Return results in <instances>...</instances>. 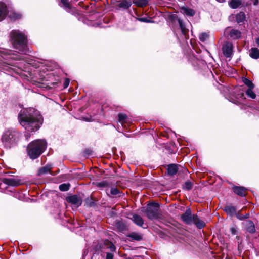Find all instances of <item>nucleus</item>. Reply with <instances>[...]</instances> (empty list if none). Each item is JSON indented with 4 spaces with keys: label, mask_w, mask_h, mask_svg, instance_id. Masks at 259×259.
Here are the masks:
<instances>
[{
    "label": "nucleus",
    "mask_w": 259,
    "mask_h": 259,
    "mask_svg": "<svg viewBox=\"0 0 259 259\" xmlns=\"http://www.w3.org/2000/svg\"><path fill=\"white\" fill-rule=\"evenodd\" d=\"M21 125L29 132H34L42 123V117L39 112L30 108L22 110L19 116Z\"/></svg>",
    "instance_id": "obj_1"
},
{
    "label": "nucleus",
    "mask_w": 259,
    "mask_h": 259,
    "mask_svg": "<svg viewBox=\"0 0 259 259\" xmlns=\"http://www.w3.org/2000/svg\"><path fill=\"white\" fill-rule=\"evenodd\" d=\"M46 141L42 139H37L31 142L27 147L28 156L31 159L37 158L47 148Z\"/></svg>",
    "instance_id": "obj_2"
},
{
    "label": "nucleus",
    "mask_w": 259,
    "mask_h": 259,
    "mask_svg": "<svg viewBox=\"0 0 259 259\" xmlns=\"http://www.w3.org/2000/svg\"><path fill=\"white\" fill-rule=\"evenodd\" d=\"M10 36L14 48L25 54L29 52L27 49L26 37L24 34L19 30H13Z\"/></svg>",
    "instance_id": "obj_3"
},
{
    "label": "nucleus",
    "mask_w": 259,
    "mask_h": 259,
    "mask_svg": "<svg viewBox=\"0 0 259 259\" xmlns=\"http://www.w3.org/2000/svg\"><path fill=\"white\" fill-rule=\"evenodd\" d=\"M19 140V134L14 131H6L2 136V141L6 148L16 145Z\"/></svg>",
    "instance_id": "obj_4"
},
{
    "label": "nucleus",
    "mask_w": 259,
    "mask_h": 259,
    "mask_svg": "<svg viewBox=\"0 0 259 259\" xmlns=\"http://www.w3.org/2000/svg\"><path fill=\"white\" fill-rule=\"evenodd\" d=\"M146 216L150 220L159 219L160 217L159 205L156 203H151L147 205L144 210Z\"/></svg>",
    "instance_id": "obj_5"
},
{
    "label": "nucleus",
    "mask_w": 259,
    "mask_h": 259,
    "mask_svg": "<svg viewBox=\"0 0 259 259\" xmlns=\"http://www.w3.org/2000/svg\"><path fill=\"white\" fill-rule=\"evenodd\" d=\"M181 218L183 222L186 224L190 225L196 221L197 218L196 214L192 215L191 210L190 208L187 209L185 212L181 216Z\"/></svg>",
    "instance_id": "obj_6"
},
{
    "label": "nucleus",
    "mask_w": 259,
    "mask_h": 259,
    "mask_svg": "<svg viewBox=\"0 0 259 259\" xmlns=\"http://www.w3.org/2000/svg\"><path fill=\"white\" fill-rule=\"evenodd\" d=\"M225 33L228 36H229L231 39H237L241 37V32L234 29H231L230 28H227L225 30Z\"/></svg>",
    "instance_id": "obj_7"
},
{
    "label": "nucleus",
    "mask_w": 259,
    "mask_h": 259,
    "mask_svg": "<svg viewBox=\"0 0 259 259\" xmlns=\"http://www.w3.org/2000/svg\"><path fill=\"white\" fill-rule=\"evenodd\" d=\"M222 50L223 54L226 57H230L232 55L233 51V46L232 44L228 42H225L223 46Z\"/></svg>",
    "instance_id": "obj_8"
},
{
    "label": "nucleus",
    "mask_w": 259,
    "mask_h": 259,
    "mask_svg": "<svg viewBox=\"0 0 259 259\" xmlns=\"http://www.w3.org/2000/svg\"><path fill=\"white\" fill-rule=\"evenodd\" d=\"M67 200L68 202L71 203L76 207L79 206L82 203L81 198L77 195L70 196L67 198Z\"/></svg>",
    "instance_id": "obj_9"
},
{
    "label": "nucleus",
    "mask_w": 259,
    "mask_h": 259,
    "mask_svg": "<svg viewBox=\"0 0 259 259\" xmlns=\"http://www.w3.org/2000/svg\"><path fill=\"white\" fill-rule=\"evenodd\" d=\"M2 182L5 184L14 187L18 186L21 184L20 180L15 178H4Z\"/></svg>",
    "instance_id": "obj_10"
},
{
    "label": "nucleus",
    "mask_w": 259,
    "mask_h": 259,
    "mask_svg": "<svg viewBox=\"0 0 259 259\" xmlns=\"http://www.w3.org/2000/svg\"><path fill=\"white\" fill-rule=\"evenodd\" d=\"M8 14V9L6 4L0 2V21L3 20Z\"/></svg>",
    "instance_id": "obj_11"
},
{
    "label": "nucleus",
    "mask_w": 259,
    "mask_h": 259,
    "mask_svg": "<svg viewBox=\"0 0 259 259\" xmlns=\"http://www.w3.org/2000/svg\"><path fill=\"white\" fill-rule=\"evenodd\" d=\"M246 189L242 187L235 186L233 187L234 193L240 196H245L246 195Z\"/></svg>",
    "instance_id": "obj_12"
},
{
    "label": "nucleus",
    "mask_w": 259,
    "mask_h": 259,
    "mask_svg": "<svg viewBox=\"0 0 259 259\" xmlns=\"http://www.w3.org/2000/svg\"><path fill=\"white\" fill-rule=\"evenodd\" d=\"M103 249H109L110 251L113 252L115 251L116 247L114 244L108 240L104 241L102 246Z\"/></svg>",
    "instance_id": "obj_13"
},
{
    "label": "nucleus",
    "mask_w": 259,
    "mask_h": 259,
    "mask_svg": "<svg viewBox=\"0 0 259 259\" xmlns=\"http://www.w3.org/2000/svg\"><path fill=\"white\" fill-rule=\"evenodd\" d=\"M52 167L51 165H47L42 168H41L38 171V175H46L47 174H51V170L52 169Z\"/></svg>",
    "instance_id": "obj_14"
},
{
    "label": "nucleus",
    "mask_w": 259,
    "mask_h": 259,
    "mask_svg": "<svg viewBox=\"0 0 259 259\" xmlns=\"http://www.w3.org/2000/svg\"><path fill=\"white\" fill-rule=\"evenodd\" d=\"M133 221L138 226H142L144 224V220L142 218L137 214L133 215Z\"/></svg>",
    "instance_id": "obj_15"
},
{
    "label": "nucleus",
    "mask_w": 259,
    "mask_h": 259,
    "mask_svg": "<svg viewBox=\"0 0 259 259\" xmlns=\"http://www.w3.org/2000/svg\"><path fill=\"white\" fill-rule=\"evenodd\" d=\"M249 56L251 58L257 59L259 58V49L257 48H252L249 50Z\"/></svg>",
    "instance_id": "obj_16"
},
{
    "label": "nucleus",
    "mask_w": 259,
    "mask_h": 259,
    "mask_svg": "<svg viewBox=\"0 0 259 259\" xmlns=\"http://www.w3.org/2000/svg\"><path fill=\"white\" fill-rule=\"evenodd\" d=\"M178 170V168L176 164H170L168 166L167 172L169 175L173 176L176 174Z\"/></svg>",
    "instance_id": "obj_17"
},
{
    "label": "nucleus",
    "mask_w": 259,
    "mask_h": 259,
    "mask_svg": "<svg viewBox=\"0 0 259 259\" xmlns=\"http://www.w3.org/2000/svg\"><path fill=\"white\" fill-rule=\"evenodd\" d=\"M178 22L180 26V27L181 28L182 33L183 34V35H186L188 32V29L186 28V25L185 24V23L183 22V21L180 19H178Z\"/></svg>",
    "instance_id": "obj_18"
},
{
    "label": "nucleus",
    "mask_w": 259,
    "mask_h": 259,
    "mask_svg": "<svg viewBox=\"0 0 259 259\" xmlns=\"http://www.w3.org/2000/svg\"><path fill=\"white\" fill-rule=\"evenodd\" d=\"M181 12L188 16H193L195 14V11L191 9L183 7L181 9Z\"/></svg>",
    "instance_id": "obj_19"
},
{
    "label": "nucleus",
    "mask_w": 259,
    "mask_h": 259,
    "mask_svg": "<svg viewBox=\"0 0 259 259\" xmlns=\"http://www.w3.org/2000/svg\"><path fill=\"white\" fill-rule=\"evenodd\" d=\"M246 18V15L243 12H240L236 15V20L238 23L243 22Z\"/></svg>",
    "instance_id": "obj_20"
},
{
    "label": "nucleus",
    "mask_w": 259,
    "mask_h": 259,
    "mask_svg": "<svg viewBox=\"0 0 259 259\" xmlns=\"http://www.w3.org/2000/svg\"><path fill=\"white\" fill-rule=\"evenodd\" d=\"M133 3L138 7H143L148 4L147 0H133Z\"/></svg>",
    "instance_id": "obj_21"
},
{
    "label": "nucleus",
    "mask_w": 259,
    "mask_h": 259,
    "mask_svg": "<svg viewBox=\"0 0 259 259\" xmlns=\"http://www.w3.org/2000/svg\"><path fill=\"white\" fill-rule=\"evenodd\" d=\"M246 229L248 232L253 233L255 231V226L252 221H249L246 225Z\"/></svg>",
    "instance_id": "obj_22"
},
{
    "label": "nucleus",
    "mask_w": 259,
    "mask_h": 259,
    "mask_svg": "<svg viewBox=\"0 0 259 259\" xmlns=\"http://www.w3.org/2000/svg\"><path fill=\"white\" fill-rule=\"evenodd\" d=\"M241 5V2L240 0H231L229 2V6L232 9H236Z\"/></svg>",
    "instance_id": "obj_23"
},
{
    "label": "nucleus",
    "mask_w": 259,
    "mask_h": 259,
    "mask_svg": "<svg viewBox=\"0 0 259 259\" xmlns=\"http://www.w3.org/2000/svg\"><path fill=\"white\" fill-rule=\"evenodd\" d=\"M224 210L230 215L234 214L236 213V208L234 206H226L225 207Z\"/></svg>",
    "instance_id": "obj_24"
},
{
    "label": "nucleus",
    "mask_w": 259,
    "mask_h": 259,
    "mask_svg": "<svg viewBox=\"0 0 259 259\" xmlns=\"http://www.w3.org/2000/svg\"><path fill=\"white\" fill-rule=\"evenodd\" d=\"M61 2L63 5V7L67 11H69V10L71 9L72 6L69 0H61Z\"/></svg>",
    "instance_id": "obj_25"
},
{
    "label": "nucleus",
    "mask_w": 259,
    "mask_h": 259,
    "mask_svg": "<svg viewBox=\"0 0 259 259\" xmlns=\"http://www.w3.org/2000/svg\"><path fill=\"white\" fill-rule=\"evenodd\" d=\"M128 237L132 238V239L136 241H140L142 239V236L141 234L135 232L132 233L130 234H129Z\"/></svg>",
    "instance_id": "obj_26"
},
{
    "label": "nucleus",
    "mask_w": 259,
    "mask_h": 259,
    "mask_svg": "<svg viewBox=\"0 0 259 259\" xmlns=\"http://www.w3.org/2000/svg\"><path fill=\"white\" fill-rule=\"evenodd\" d=\"M106 193L108 195H109V192L112 195H117L119 194V190L116 187H111L110 189H106Z\"/></svg>",
    "instance_id": "obj_27"
},
{
    "label": "nucleus",
    "mask_w": 259,
    "mask_h": 259,
    "mask_svg": "<svg viewBox=\"0 0 259 259\" xmlns=\"http://www.w3.org/2000/svg\"><path fill=\"white\" fill-rule=\"evenodd\" d=\"M193 224H195L196 226L200 229L203 228L205 226V223L203 221L200 220L197 215L196 221H194Z\"/></svg>",
    "instance_id": "obj_28"
},
{
    "label": "nucleus",
    "mask_w": 259,
    "mask_h": 259,
    "mask_svg": "<svg viewBox=\"0 0 259 259\" xmlns=\"http://www.w3.org/2000/svg\"><path fill=\"white\" fill-rule=\"evenodd\" d=\"M242 81L243 83L248 87V89L254 88V84L252 83V81L249 79L243 77L242 78Z\"/></svg>",
    "instance_id": "obj_29"
},
{
    "label": "nucleus",
    "mask_w": 259,
    "mask_h": 259,
    "mask_svg": "<svg viewBox=\"0 0 259 259\" xmlns=\"http://www.w3.org/2000/svg\"><path fill=\"white\" fill-rule=\"evenodd\" d=\"M127 116L124 114H119L118 115V121L119 122L121 123V124H123L125 122H126Z\"/></svg>",
    "instance_id": "obj_30"
},
{
    "label": "nucleus",
    "mask_w": 259,
    "mask_h": 259,
    "mask_svg": "<svg viewBox=\"0 0 259 259\" xmlns=\"http://www.w3.org/2000/svg\"><path fill=\"white\" fill-rule=\"evenodd\" d=\"M253 88L248 89L246 91V94L248 97L251 99H255L256 97V94L252 91Z\"/></svg>",
    "instance_id": "obj_31"
},
{
    "label": "nucleus",
    "mask_w": 259,
    "mask_h": 259,
    "mask_svg": "<svg viewBox=\"0 0 259 259\" xmlns=\"http://www.w3.org/2000/svg\"><path fill=\"white\" fill-rule=\"evenodd\" d=\"M119 6L121 8L127 9V8H128L131 6V3L130 2H127L126 1H123L121 2V3L119 4Z\"/></svg>",
    "instance_id": "obj_32"
},
{
    "label": "nucleus",
    "mask_w": 259,
    "mask_h": 259,
    "mask_svg": "<svg viewBox=\"0 0 259 259\" xmlns=\"http://www.w3.org/2000/svg\"><path fill=\"white\" fill-rule=\"evenodd\" d=\"M11 19L13 20H16L21 18V15L16 12H13L11 13L9 15Z\"/></svg>",
    "instance_id": "obj_33"
},
{
    "label": "nucleus",
    "mask_w": 259,
    "mask_h": 259,
    "mask_svg": "<svg viewBox=\"0 0 259 259\" xmlns=\"http://www.w3.org/2000/svg\"><path fill=\"white\" fill-rule=\"evenodd\" d=\"M193 184L190 181H186L183 186V188L186 190H190L192 188Z\"/></svg>",
    "instance_id": "obj_34"
},
{
    "label": "nucleus",
    "mask_w": 259,
    "mask_h": 259,
    "mask_svg": "<svg viewBox=\"0 0 259 259\" xmlns=\"http://www.w3.org/2000/svg\"><path fill=\"white\" fill-rule=\"evenodd\" d=\"M69 187V184H62L59 186V189L62 191H66L68 190Z\"/></svg>",
    "instance_id": "obj_35"
},
{
    "label": "nucleus",
    "mask_w": 259,
    "mask_h": 259,
    "mask_svg": "<svg viewBox=\"0 0 259 259\" xmlns=\"http://www.w3.org/2000/svg\"><path fill=\"white\" fill-rule=\"evenodd\" d=\"M208 38V35L206 33H202L199 35V39L202 42L206 40Z\"/></svg>",
    "instance_id": "obj_36"
},
{
    "label": "nucleus",
    "mask_w": 259,
    "mask_h": 259,
    "mask_svg": "<svg viewBox=\"0 0 259 259\" xmlns=\"http://www.w3.org/2000/svg\"><path fill=\"white\" fill-rule=\"evenodd\" d=\"M230 230L232 235H235L237 234V230L235 227H231L230 229Z\"/></svg>",
    "instance_id": "obj_37"
},
{
    "label": "nucleus",
    "mask_w": 259,
    "mask_h": 259,
    "mask_svg": "<svg viewBox=\"0 0 259 259\" xmlns=\"http://www.w3.org/2000/svg\"><path fill=\"white\" fill-rule=\"evenodd\" d=\"M114 255L112 253L107 252L105 259H113Z\"/></svg>",
    "instance_id": "obj_38"
},
{
    "label": "nucleus",
    "mask_w": 259,
    "mask_h": 259,
    "mask_svg": "<svg viewBox=\"0 0 259 259\" xmlns=\"http://www.w3.org/2000/svg\"><path fill=\"white\" fill-rule=\"evenodd\" d=\"M139 20H140V21H142V22H150V21H149L148 20V19L145 17L139 18Z\"/></svg>",
    "instance_id": "obj_39"
},
{
    "label": "nucleus",
    "mask_w": 259,
    "mask_h": 259,
    "mask_svg": "<svg viewBox=\"0 0 259 259\" xmlns=\"http://www.w3.org/2000/svg\"><path fill=\"white\" fill-rule=\"evenodd\" d=\"M69 82H70V80L69 79H66L65 80V81H64V88H67L69 84Z\"/></svg>",
    "instance_id": "obj_40"
},
{
    "label": "nucleus",
    "mask_w": 259,
    "mask_h": 259,
    "mask_svg": "<svg viewBox=\"0 0 259 259\" xmlns=\"http://www.w3.org/2000/svg\"><path fill=\"white\" fill-rule=\"evenodd\" d=\"M107 183L106 182H101V183H99L98 185L99 187H106L107 186Z\"/></svg>",
    "instance_id": "obj_41"
},
{
    "label": "nucleus",
    "mask_w": 259,
    "mask_h": 259,
    "mask_svg": "<svg viewBox=\"0 0 259 259\" xmlns=\"http://www.w3.org/2000/svg\"><path fill=\"white\" fill-rule=\"evenodd\" d=\"M238 96H239V98L241 99V100H243L245 98L244 97V94L243 93H241V94H239Z\"/></svg>",
    "instance_id": "obj_42"
},
{
    "label": "nucleus",
    "mask_w": 259,
    "mask_h": 259,
    "mask_svg": "<svg viewBox=\"0 0 259 259\" xmlns=\"http://www.w3.org/2000/svg\"><path fill=\"white\" fill-rule=\"evenodd\" d=\"M255 42H256V44L257 45V46L259 47V37L255 39Z\"/></svg>",
    "instance_id": "obj_43"
},
{
    "label": "nucleus",
    "mask_w": 259,
    "mask_h": 259,
    "mask_svg": "<svg viewBox=\"0 0 259 259\" xmlns=\"http://www.w3.org/2000/svg\"><path fill=\"white\" fill-rule=\"evenodd\" d=\"M258 0H254V3H253L254 5H257L258 4Z\"/></svg>",
    "instance_id": "obj_44"
},
{
    "label": "nucleus",
    "mask_w": 259,
    "mask_h": 259,
    "mask_svg": "<svg viewBox=\"0 0 259 259\" xmlns=\"http://www.w3.org/2000/svg\"><path fill=\"white\" fill-rule=\"evenodd\" d=\"M217 1L219 2H221V3L224 2L225 1V0H217Z\"/></svg>",
    "instance_id": "obj_45"
},
{
    "label": "nucleus",
    "mask_w": 259,
    "mask_h": 259,
    "mask_svg": "<svg viewBox=\"0 0 259 259\" xmlns=\"http://www.w3.org/2000/svg\"><path fill=\"white\" fill-rule=\"evenodd\" d=\"M248 217V214L247 215H245V218H247Z\"/></svg>",
    "instance_id": "obj_46"
}]
</instances>
